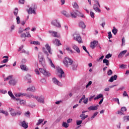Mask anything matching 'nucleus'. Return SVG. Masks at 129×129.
I'll return each mask as SVG.
<instances>
[{"label": "nucleus", "instance_id": "60", "mask_svg": "<svg viewBox=\"0 0 129 129\" xmlns=\"http://www.w3.org/2000/svg\"><path fill=\"white\" fill-rule=\"evenodd\" d=\"M83 102H84V103L85 104H87V103H88V98H86L84 100V101H83Z\"/></svg>", "mask_w": 129, "mask_h": 129}, {"label": "nucleus", "instance_id": "13", "mask_svg": "<svg viewBox=\"0 0 129 129\" xmlns=\"http://www.w3.org/2000/svg\"><path fill=\"white\" fill-rule=\"evenodd\" d=\"M97 45H98V41L94 40L93 42H91L90 47L92 49H94Z\"/></svg>", "mask_w": 129, "mask_h": 129}, {"label": "nucleus", "instance_id": "3", "mask_svg": "<svg viewBox=\"0 0 129 129\" xmlns=\"http://www.w3.org/2000/svg\"><path fill=\"white\" fill-rule=\"evenodd\" d=\"M51 25H52V26L56 27V28H61V23H60L59 20L57 19L52 20L51 22Z\"/></svg>", "mask_w": 129, "mask_h": 129}, {"label": "nucleus", "instance_id": "29", "mask_svg": "<svg viewBox=\"0 0 129 129\" xmlns=\"http://www.w3.org/2000/svg\"><path fill=\"white\" fill-rule=\"evenodd\" d=\"M52 82L54 84H56L57 85H60V82L56 78H52Z\"/></svg>", "mask_w": 129, "mask_h": 129}, {"label": "nucleus", "instance_id": "52", "mask_svg": "<svg viewBox=\"0 0 129 129\" xmlns=\"http://www.w3.org/2000/svg\"><path fill=\"white\" fill-rule=\"evenodd\" d=\"M95 15V14H94V13L92 12H90V15L91 17V18H92L93 19H94Z\"/></svg>", "mask_w": 129, "mask_h": 129}, {"label": "nucleus", "instance_id": "41", "mask_svg": "<svg viewBox=\"0 0 129 129\" xmlns=\"http://www.w3.org/2000/svg\"><path fill=\"white\" fill-rule=\"evenodd\" d=\"M52 36L55 38H59L60 37V34L57 33H52Z\"/></svg>", "mask_w": 129, "mask_h": 129}, {"label": "nucleus", "instance_id": "63", "mask_svg": "<svg viewBox=\"0 0 129 129\" xmlns=\"http://www.w3.org/2000/svg\"><path fill=\"white\" fill-rule=\"evenodd\" d=\"M30 114V112L29 111H27V112H26L25 113V116H30V115H29Z\"/></svg>", "mask_w": 129, "mask_h": 129}, {"label": "nucleus", "instance_id": "38", "mask_svg": "<svg viewBox=\"0 0 129 129\" xmlns=\"http://www.w3.org/2000/svg\"><path fill=\"white\" fill-rule=\"evenodd\" d=\"M103 63L106 64V66H108L109 65V61L106 58L103 60Z\"/></svg>", "mask_w": 129, "mask_h": 129}, {"label": "nucleus", "instance_id": "31", "mask_svg": "<svg viewBox=\"0 0 129 129\" xmlns=\"http://www.w3.org/2000/svg\"><path fill=\"white\" fill-rule=\"evenodd\" d=\"M35 90H36V89H35V87H34V86L29 87L27 89V91H32V92H34V91H35Z\"/></svg>", "mask_w": 129, "mask_h": 129}, {"label": "nucleus", "instance_id": "55", "mask_svg": "<svg viewBox=\"0 0 129 129\" xmlns=\"http://www.w3.org/2000/svg\"><path fill=\"white\" fill-rule=\"evenodd\" d=\"M0 93H3V94H6V93H7V91L5 90H0Z\"/></svg>", "mask_w": 129, "mask_h": 129}, {"label": "nucleus", "instance_id": "12", "mask_svg": "<svg viewBox=\"0 0 129 129\" xmlns=\"http://www.w3.org/2000/svg\"><path fill=\"white\" fill-rule=\"evenodd\" d=\"M44 52L47 55V59H48L51 67H52V68H55V65L53 64L52 60L50 58H49V53L47 52V51H44Z\"/></svg>", "mask_w": 129, "mask_h": 129}, {"label": "nucleus", "instance_id": "8", "mask_svg": "<svg viewBox=\"0 0 129 129\" xmlns=\"http://www.w3.org/2000/svg\"><path fill=\"white\" fill-rule=\"evenodd\" d=\"M38 59L39 62L42 65V66H43V67H45V66L43 65V63H45V61H44V57L43 56V53H42L41 52H39L38 53Z\"/></svg>", "mask_w": 129, "mask_h": 129}, {"label": "nucleus", "instance_id": "19", "mask_svg": "<svg viewBox=\"0 0 129 129\" xmlns=\"http://www.w3.org/2000/svg\"><path fill=\"white\" fill-rule=\"evenodd\" d=\"M45 47L46 50L48 51V53H49V54H52V49H51V47H50V45H49V44H46L45 45Z\"/></svg>", "mask_w": 129, "mask_h": 129}, {"label": "nucleus", "instance_id": "20", "mask_svg": "<svg viewBox=\"0 0 129 129\" xmlns=\"http://www.w3.org/2000/svg\"><path fill=\"white\" fill-rule=\"evenodd\" d=\"M79 26L80 28L82 29H85V28H86V25L83 21H80L79 23Z\"/></svg>", "mask_w": 129, "mask_h": 129}, {"label": "nucleus", "instance_id": "6", "mask_svg": "<svg viewBox=\"0 0 129 129\" xmlns=\"http://www.w3.org/2000/svg\"><path fill=\"white\" fill-rule=\"evenodd\" d=\"M74 40L78 42L79 44L82 43V39H81V36L78 34L77 33H74L73 34Z\"/></svg>", "mask_w": 129, "mask_h": 129}, {"label": "nucleus", "instance_id": "45", "mask_svg": "<svg viewBox=\"0 0 129 129\" xmlns=\"http://www.w3.org/2000/svg\"><path fill=\"white\" fill-rule=\"evenodd\" d=\"M19 12V9L18 8H15V11L14 12V15L16 17L18 16V13Z\"/></svg>", "mask_w": 129, "mask_h": 129}, {"label": "nucleus", "instance_id": "21", "mask_svg": "<svg viewBox=\"0 0 129 129\" xmlns=\"http://www.w3.org/2000/svg\"><path fill=\"white\" fill-rule=\"evenodd\" d=\"M126 52H127V50H123L120 52L118 55V58H122L124 56V54H126Z\"/></svg>", "mask_w": 129, "mask_h": 129}, {"label": "nucleus", "instance_id": "39", "mask_svg": "<svg viewBox=\"0 0 129 129\" xmlns=\"http://www.w3.org/2000/svg\"><path fill=\"white\" fill-rule=\"evenodd\" d=\"M13 79V76H9L7 78L4 79V81H8L9 80H12Z\"/></svg>", "mask_w": 129, "mask_h": 129}, {"label": "nucleus", "instance_id": "4", "mask_svg": "<svg viewBox=\"0 0 129 129\" xmlns=\"http://www.w3.org/2000/svg\"><path fill=\"white\" fill-rule=\"evenodd\" d=\"M57 75L59 78H62L65 77V74H64V71L60 67H57L56 68Z\"/></svg>", "mask_w": 129, "mask_h": 129}, {"label": "nucleus", "instance_id": "11", "mask_svg": "<svg viewBox=\"0 0 129 129\" xmlns=\"http://www.w3.org/2000/svg\"><path fill=\"white\" fill-rule=\"evenodd\" d=\"M35 99L40 103H43V104L45 103V97L43 96H41L40 97H36Z\"/></svg>", "mask_w": 129, "mask_h": 129}, {"label": "nucleus", "instance_id": "46", "mask_svg": "<svg viewBox=\"0 0 129 129\" xmlns=\"http://www.w3.org/2000/svg\"><path fill=\"white\" fill-rule=\"evenodd\" d=\"M117 31H118L117 29H116L115 27L114 26L113 27V29L112 30V33H117Z\"/></svg>", "mask_w": 129, "mask_h": 129}, {"label": "nucleus", "instance_id": "36", "mask_svg": "<svg viewBox=\"0 0 129 129\" xmlns=\"http://www.w3.org/2000/svg\"><path fill=\"white\" fill-rule=\"evenodd\" d=\"M73 8H74V9H76V10L79 9V6L76 2H74V3H73Z\"/></svg>", "mask_w": 129, "mask_h": 129}, {"label": "nucleus", "instance_id": "61", "mask_svg": "<svg viewBox=\"0 0 129 129\" xmlns=\"http://www.w3.org/2000/svg\"><path fill=\"white\" fill-rule=\"evenodd\" d=\"M123 96H127V97H128V95H127V93H126V91L123 92Z\"/></svg>", "mask_w": 129, "mask_h": 129}, {"label": "nucleus", "instance_id": "51", "mask_svg": "<svg viewBox=\"0 0 129 129\" xmlns=\"http://www.w3.org/2000/svg\"><path fill=\"white\" fill-rule=\"evenodd\" d=\"M29 30H30V28L27 27V28H26L25 29H23L22 30H20V33H23V32H24V31H29Z\"/></svg>", "mask_w": 129, "mask_h": 129}, {"label": "nucleus", "instance_id": "5", "mask_svg": "<svg viewBox=\"0 0 129 129\" xmlns=\"http://www.w3.org/2000/svg\"><path fill=\"white\" fill-rule=\"evenodd\" d=\"M15 95L16 97H21V96H27V97H28L29 98H35V99L36 97V96H34L32 94L27 95L26 94L22 93L16 94Z\"/></svg>", "mask_w": 129, "mask_h": 129}, {"label": "nucleus", "instance_id": "50", "mask_svg": "<svg viewBox=\"0 0 129 129\" xmlns=\"http://www.w3.org/2000/svg\"><path fill=\"white\" fill-rule=\"evenodd\" d=\"M92 84V82L91 81H90L86 85V88H87L89 86H90Z\"/></svg>", "mask_w": 129, "mask_h": 129}, {"label": "nucleus", "instance_id": "54", "mask_svg": "<svg viewBox=\"0 0 129 129\" xmlns=\"http://www.w3.org/2000/svg\"><path fill=\"white\" fill-rule=\"evenodd\" d=\"M15 114H16V115L20 116V115H21V114H22V111H18V112H16Z\"/></svg>", "mask_w": 129, "mask_h": 129}, {"label": "nucleus", "instance_id": "15", "mask_svg": "<svg viewBox=\"0 0 129 129\" xmlns=\"http://www.w3.org/2000/svg\"><path fill=\"white\" fill-rule=\"evenodd\" d=\"M25 80L26 81H28V83H31L32 81L31 80V75H27L25 77H24Z\"/></svg>", "mask_w": 129, "mask_h": 129}, {"label": "nucleus", "instance_id": "47", "mask_svg": "<svg viewBox=\"0 0 129 129\" xmlns=\"http://www.w3.org/2000/svg\"><path fill=\"white\" fill-rule=\"evenodd\" d=\"M97 114H98V112H96L94 113V115L91 117V119H93V118H94V117H95V116H96V115H97Z\"/></svg>", "mask_w": 129, "mask_h": 129}, {"label": "nucleus", "instance_id": "32", "mask_svg": "<svg viewBox=\"0 0 129 129\" xmlns=\"http://www.w3.org/2000/svg\"><path fill=\"white\" fill-rule=\"evenodd\" d=\"M0 113H3V114H5L6 116H8V115H9V112L3 109H0Z\"/></svg>", "mask_w": 129, "mask_h": 129}, {"label": "nucleus", "instance_id": "58", "mask_svg": "<svg viewBox=\"0 0 129 129\" xmlns=\"http://www.w3.org/2000/svg\"><path fill=\"white\" fill-rule=\"evenodd\" d=\"M121 111L123 112L124 111H126V107H121Z\"/></svg>", "mask_w": 129, "mask_h": 129}, {"label": "nucleus", "instance_id": "62", "mask_svg": "<svg viewBox=\"0 0 129 129\" xmlns=\"http://www.w3.org/2000/svg\"><path fill=\"white\" fill-rule=\"evenodd\" d=\"M114 101H116L117 104H119V100L117 98L114 99Z\"/></svg>", "mask_w": 129, "mask_h": 129}, {"label": "nucleus", "instance_id": "57", "mask_svg": "<svg viewBox=\"0 0 129 129\" xmlns=\"http://www.w3.org/2000/svg\"><path fill=\"white\" fill-rule=\"evenodd\" d=\"M107 74L109 76H110V75H112V71H111V70H109L108 72H107Z\"/></svg>", "mask_w": 129, "mask_h": 129}, {"label": "nucleus", "instance_id": "28", "mask_svg": "<svg viewBox=\"0 0 129 129\" xmlns=\"http://www.w3.org/2000/svg\"><path fill=\"white\" fill-rule=\"evenodd\" d=\"M88 117V115H85V114L83 113L80 115V117H81V119H82V120H84V119H85V118H87Z\"/></svg>", "mask_w": 129, "mask_h": 129}, {"label": "nucleus", "instance_id": "30", "mask_svg": "<svg viewBox=\"0 0 129 129\" xmlns=\"http://www.w3.org/2000/svg\"><path fill=\"white\" fill-rule=\"evenodd\" d=\"M61 13L62 15L64 16V17H66L67 18H70V14H68V13H67V12L66 11H63Z\"/></svg>", "mask_w": 129, "mask_h": 129}, {"label": "nucleus", "instance_id": "16", "mask_svg": "<svg viewBox=\"0 0 129 129\" xmlns=\"http://www.w3.org/2000/svg\"><path fill=\"white\" fill-rule=\"evenodd\" d=\"M72 48L73 49H74V50H75V51H76V52H77V53H80V49H79V47L77 46L76 45L73 44Z\"/></svg>", "mask_w": 129, "mask_h": 129}, {"label": "nucleus", "instance_id": "44", "mask_svg": "<svg viewBox=\"0 0 129 129\" xmlns=\"http://www.w3.org/2000/svg\"><path fill=\"white\" fill-rule=\"evenodd\" d=\"M43 121H44V119H39L37 123V125H39Z\"/></svg>", "mask_w": 129, "mask_h": 129}, {"label": "nucleus", "instance_id": "25", "mask_svg": "<svg viewBox=\"0 0 129 129\" xmlns=\"http://www.w3.org/2000/svg\"><path fill=\"white\" fill-rule=\"evenodd\" d=\"M15 100L19 102L20 104H26V101H25V100H21L19 98H16Z\"/></svg>", "mask_w": 129, "mask_h": 129}, {"label": "nucleus", "instance_id": "49", "mask_svg": "<svg viewBox=\"0 0 129 129\" xmlns=\"http://www.w3.org/2000/svg\"><path fill=\"white\" fill-rule=\"evenodd\" d=\"M83 49L84 51H85V52H86V53H87V54H88L89 55V52H88V51L86 49V47H85V46H84V45L83 46Z\"/></svg>", "mask_w": 129, "mask_h": 129}, {"label": "nucleus", "instance_id": "7", "mask_svg": "<svg viewBox=\"0 0 129 129\" xmlns=\"http://www.w3.org/2000/svg\"><path fill=\"white\" fill-rule=\"evenodd\" d=\"M100 8V5L98 1H96V4L94 5L93 9L96 13H100L101 11L99 9Z\"/></svg>", "mask_w": 129, "mask_h": 129}, {"label": "nucleus", "instance_id": "27", "mask_svg": "<svg viewBox=\"0 0 129 129\" xmlns=\"http://www.w3.org/2000/svg\"><path fill=\"white\" fill-rule=\"evenodd\" d=\"M16 83H17V82L14 79L10 80L9 81V84L10 85H12V86L16 85Z\"/></svg>", "mask_w": 129, "mask_h": 129}, {"label": "nucleus", "instance_id": "10", "mask_svg": "<svg viewBox=\"0 0 129 129\" xmlns=\"http://www.w3.org/2000/svg\"><path fill=\"white\" fill-rule=\"evenodd\" d=\"M78 13H79L78 11H75L73 10V11L70 12V17H72L73 19H75L77 18V16H78Z\"/></svg>", "mask_w": 129, "mask_h": 129}, {"label": "nucleus", "instance_id": "14", "mask_svg": "<svg viewBox=\"0 0 129 129\" xmlns=\"http://www.w3.org/2000/svg\"><path fill=\"white\" fill-rule=\"evenodd\" d=\"M78 66V64L75 62H72L71 66L69 67L70 68V69H72V70H76Z\"/></svg>", "mask_w": 129, "mask_h": 129}, {"label": "nucleus", "instance_id": "35", "mask_svg": "<svg viewBox=\"0 0 129 129\" xmlns=\"http://www.w3.org/2000/svg\"><path fill=\"white\" fill-rule=\"evenodd\" d=\"M20 68L22 70H24V71H28V69H27V67L25 65L22 64L20 66Z\"/></svg>", "mask_w": 129, "mask_h": 129}, {"label": "nucleus", "instance_id": "59", "mask_svg": "<svg viewBox=\"0 0 129 129\" xmlns=\"http://www.w3.org/2000/svg\"><path fill=\"white\" fill-rule=\"evenodd\" d=\"M19 3L21 5H24V4H25V0H19Z\"/></svg>", "mask_w": 129, "mask_h": 129}, {"label": "nucleus", "instance_id": "64", "mask_svg": "<svg viewBox=\"0 0 129 129\" xmlns=\"http://www.w3.org/2000/svg\"><path fill=\"white\" fill-rule=\"evenodd\" d=\"M125 119H127V120H129V116H124V120H125Z\"/></svg>", "mask_w": 129, "mask_h": 129}, {"label": "nucleus", "instance_id": "34", "mask_svg": "<svg viewBox=\"0 0 129 129\" xmlns=\"http://www.w3.org/2000/svg\"><path fill=\"white\" fill-rule=\"evenodd\" d=\"M100 98H103V95L102 94H100L96 97H95L94 100H96V99H99Z\"/></svg>", "mask_w": 129, "mask_h": 129}, {"label": "nucleus", "instance_id": "40", "mask_svg": "<svg viewBox=\"0 0 129 129\" xmlns=\"http://www.w3.org/2000/svg\"><path fill=\"white\" fill-rule=\"evenodd\" d=\"M16 17V23L17 25H20V24L21 23V19H20V17L18 16H17Z\"/></svg>", "mask_w": 129, "mask_h": 129}, {"label": "nucleus", "instance_id": "43", "mask_svg": "<svg viewBox=\"0 0 129 129\" xmlns=\"http://www.w3.org/2000/svg\"><path fill=\"white\" fill-rule=\"evenodd\" d=\"M31 44H33V45H41V43L39 41H32Z\"/></svg>", "mask_w": 129, "mask_h": 129}, {"label": "nucleus", "instance_id": "9", "mask_svg": "<svg viewBox=\"0 0 129 129\" xmlns=\"http://www.w3.org/2000/svg\"><path fill=\"white\" fill-rule=\"evenodd\" d=\"M39 71L40 73H42V74H43L45 76H50V73L45 69L40 68Z\"/></svg>", "mask_w": 129, "mask_h": 129}, {"label": "nucleus", "instance_id": "2", "mask_svg": "<svg viewBox=\"0 0 129 129\" xmlns=\"http://www.w3.org/2000/svg\"><path fill=\"white\" fill-rule=\"evenodd\" d=\"M37 7H36V5L33 4L32 7H30L29 9L27 10V12L29 15H37V13H36V10Z\"/></svg>", "mask_w": 129, "mask_h": 129}, {"label": "nucleus", "instance_id": "22", "mask_svg": "<svg viewBox=\"0 0 129 129\" xmlns=\"http://www.w3.org/2000/svg\"><path fill=\"white\" fill-rule=\"evenodd\" d=\"M9 111L12 116H16V112L15 111V110L14 109L12 108H9Z\"/></svg>", "mask_w": 129, "mask_h": 129}, {"label": "nucleus", "instance_id": "53", "mask_svg": "<svg viewBox=\"0 0 129 129\" xmlns=\"http://www.w3.org/2000/svg\"><path fill=\"white\" fill-rule=\"evenodd\" d=\"M111 54L108 53L106 55L105 58H106L107 59H109V58L111 57Z\"/></svg>", "mask_w": 129, "mask_h": 129}, {"label": "nucleus", "instance_id": "37", "mask_svg": "<svg viewBox=\"0 0 129 129\" xmlns=\"http://www.w3.org/2000/svg\"><path fill=\"white\" fill-rule=\"evenodd\" d=\"M66 50L67 51H68V52L69 53H70V54H73L74 52H73V50H72V49H71V48L69 47H67L66 48Z\"/></svg>", "mask_w": 129, "mask_h": 129}, {"label": "nucleus", "instance_id": "42", "mask_svg": "<svg viewBox=\"0 0 129 129\" xmlns=\"http://www.w3.org/2000/svg\"><path fill=\"white\" fill-rule=\"evenodd\" d=\"M62 126H63V127H66V128H67V127L69 126V124L67 123L66 122H63L62 123Z\"/></svg>", "mask_w": 129, "mask_h": 129}, {"label": "nucleus", "instance_id": "56", "mask_svg": "<svg viewBox=\"0 0 129 129\" xmlns=\"http://www.w3.org/2000/svg\"><path fill=\"white\" fill-rule=\"evenodd\" d=\"M82 123V120H77V125H80Z\"/></svg>", "mask_w": 129, "mask_h": 129}, {"label": "nucleus", "instance_id": "23", "mask_svg": "<svg viewBox=\"0 0 129 129\" xmlns=\"http://www.w3.org/2000/svg\"><path fill=\"white\" fill-rule=\"evenodd\" d=\"M117 78V76L116 75H115L114 76H112L110 79L109 80V82H113L114 80H116Z\"/></svg>", "mask_w": 129, "mask_h": 129}, {"label": "nucleus", "instance_id": "1", "mask_svg": "<svg viewBox=\"0 0 129 129\" xmlns=\"http://www.w3.org/2000/svg\"><path fill=\"white\" fill-rule=\"evenodd\" d=\"M72 63H73V60L69 57H65L63 60V64L67 67L68 68V67H70L72 65Z\"/></svg>", "mask_w": 129, "mask_h": 129}, {"label": "nucleus", "instance_id": "26", "mask_svg": "<svg viewBox=\"0 0 129 129\" xmlns=\"http://www.w3.org/2000/svg\"><path fill=\"white\" fill-rule=\"evenodd\" d=\"M22 126L24 128H28L29 125H28V123L26 122V121H23L22 122Z\"/></svg>", "mask_w": 129, "mask_h": 129}, {"label": "nucleus", "instance_id": "17", "mask_svg": "<svg viewBox=\"0 0 129 129\" xmlns=\"http://www.w3.org/2000/svg\"><path fill=\"white\" fill-rule=\"evenodd\" d=\"M98 107H99L98 105H96V106L92 105L88 107V109L89 110H97Z\"/></svg>", "mask_w": 129, "mask_h": 129}, {"label": "nucleus", "instance_id": "24", "mask_svg": "<svg viewBox=\"0 0 129 129\" xmlns=\"http://www.w3.org/2000/svg\"><path fill=\"white\" fill-rule=\"evenodd\" d=\"M53 43L55 45H56V46H61V45H62L61 42H60V40L58 39H55L54 40H53Z\"/></svg>", "mask_w": 129, "mask_h": 129}, {"label": "nucleus", "instance_id": "33", "mask_svg": "<svg viewBox=\"0 0 129 129\" xmlns=\"http://www.w3.org/2000/svg\"><path fill=\"white\" fill-rule=\"evenodd\" d=\"M8 94L12 97V98H13V99H14V100H16V99H17L16 98V97L14 96V94H13V93L12 92V91H9Z\"/></svg>", "mask_w": 129, "mask_h": 129}, {"label": "nucleus", "instance_id": "48", "mask_svg": "<svg viewBox=\"0 0 129 129\" xmlns=\"http://www.w3.org/2000/svg\"><path fill=\"white\" fill-rule=\"evenodd\" d=\"M125 44V39H124V37L122 38V44L121 46H124Z\"/></svg>", "mask_w": 129, "mask_h": 129}, {"label": "nucleus", "instance_id": "18", "mask_svg": "<svg viewBox=\"0 0 129 129\" xmlns=\"http://www.w3.org/2000/svg\"><path fill=\"white\" fill-rule=\"evenodd\" d=\"M22 38H31V34L29 33H22L21 34Z\"/></svg>", "mask_w": 129, "mask_h": 129}]
</instances>
